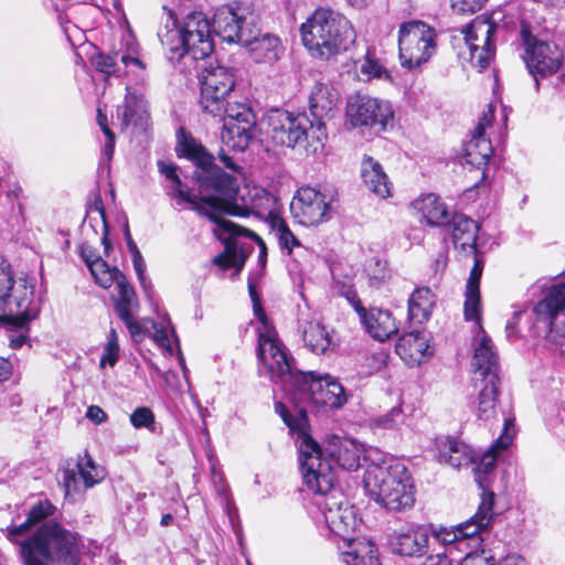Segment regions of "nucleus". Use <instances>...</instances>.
I'll use <instances>...</instances> for the list:
<instances>
[{
    "instance_id": "6e6d98bb",
    "label": "nucleus",
    "mask_w": 565,
    "mask_h": 565,
    "mask_svg": "<svg viewBox=\"0 0 565 565\" xmlns=\"http://www.w3.org/2000/svg\"><path fill=\"white\" fill-rule=\"evenodd\" d=\"M514 434V418H505L503 431L501 433L499 438L493 443L494 447H499L501 450H505L512 444Z\"/></svg>"
},
{
    "instance_id": "423d86ee",
    "label": "nucleus",
    "mask_w": 565,
    "mask_h": 565,
    "mask_svg": "<svg viewBox=\"0 0 565 565\" xmlns=\"http://www.w3.org/2000/svg\"><path fill=\"white\" fill-rule=\"evenodd\" d=\"M301 40L310 55L327 61L347 50L354 40L350 21L330 8H318L302 23Z\"/></svg>"
},
{
    "instance_id": "2f4dec72",
    "label": "nucleus",
    "mask_w": 565,
    "mask_h": 565,
    "mask_svg": "<svg viewBox=\"0 0 565 565\" xmlns=\"http://www.w3.org/2000/svg\"><path fill=\"white\" fill-rule=\"evenodd\" d=\"M429 349L426 335L418 330L403 334L396 343L397 354L407 363H422L430 355Z\"/></svg>"
},
{
    "instance_id": "de8ad7c7",
    "label": "nucleus",
    "mask_w": 565,
    "mask_h": 565,
    "mask_svg": "<svg viewBox=\"0 0 565 565\" xmlns=\"http://www.w3.org/2000/svg\"><path fill=\"white\" fill-rule=\"evenodd\" d=\"M95 281L103 288H109L114 282L119 280V276L124 275L117 268H109L102 257H95V260L87 265Z\"/></svg>"
},
{
    "instance_id": "bf43d9fd",
    "label": "nucleus",
    "mask_w": 565,
    "mask_h": 565,
    "mask_svg": "<svg viewBox=\"0 0 565 565\" xmlns=\"http://www.w3.org/2000/svg\"><path fill=\"white\" fill-rule=\"evenodd\" d=\"M451 1H452V8L458 10L459 12L473 13V12L480 10L487 0H451Z\"/></svg>"
},
{
    "instance_id": "6e6552de",
    "label": "nucleus",
    "mask_w": 565,
    "mask_h": 565,
    "mask_svg": "<svg viewBox=\"0 0 565 565\" xmlns=\"http://www.w3.org/2000/svg\"><path fill=\"white\" fill-rule=\"evenodd\" d=\"M233 201L234 200H228L225 207L215 213L216 216L214 218H207L216 224L214 233L225 244L224 252L213 258V264L221 267L222 269H230L235 267L237 271H241L253 247L250 245L245 246L238 242V237L241 236L248 237L247 232L249 231L234 224L224 217V214L234 213L232 211Z\"/></svg>"
},
{
    "instance_id": "864d4df0",
    "label": "nucleus",
    "mask_w": 565,
    "mask_h": 565,
    "mask_svg": "<svg viewBox=\"0 0 565 565\" xmlns=\"http://www.w3.org/2000/svg\"><path fill=\"white\" fill-rule=\"evenodd\" d=\"M130 423L137 429L147 428L150 431H156L154 415L148 407H137L130 415Z\"/></svg>"
},
{
    "instance_id": "f8f14e48",
    "label": "nucleus",
    "mask_w": 565,
    "mask_h": 565,
    "mask_svg": "<svg viewBox=\"0 0 565 565\" xmlns=\"http://www.w3.org/2000/svg\"><path fill=\"white\" fill-rule=\"evenodd\" d=\"M263 125L266 136L275 145L294 148L307 140V150L311 152L310 118L306 114L294 115L282 109H271L264 117Z\"/></svg>"
},
{
    "instance_id": "72a5a7b5",
    "label": "nucleus",
    "mask_w": 565,
    "mask_h": 565,
    "mask_svg": "<svg viewBox=\"0 0 565 565\" xmlns=\"http://www.w3.org/2000/svg\"><path fill=\"white\" fill-rule=\"evenodd\" d=\"M92 65L96 71L105 74L106 76H120L124 71L121 65L125 67L135 65L140 68H145L143 63L137 57L131 56L128 53L113 52L111 54L97 53L90 58Z\"/></svg>"
},
{
    "instance_id": "a19ab883",
    "label": "nucleus",
    "mask_w": 565,
    "mask_h": 565,
    "mask_svg": "<svg viewBox=\"0 0 565 565\" xmlns=\"http://www.w3.org/2000/svg\"><path fill=\"white\" fill-rule=\"evenodd\" d=\"M173 28L169 29L166 26L164 31L159 32V39L161 44L171 53L170 60H180L181 57L188 56V45L184 35V29L177 26L175 22H172Z\"/></svg>"
},
{
    "instance_id": "ddd939ff",
    "label": "nucleus",
    "mask_w": 565,
    "mask_h": 565,
    "mask_svg": "<svg viewBox=\"0 0 565 565\" xmlns=\"http://www.w3.org/2000/svg\"><path fill=\"white\" fill-rule=\"evenodd\" d=\"M493 505L494 493L483 491L478 510L469 520L451 529L440 527L434 531V540L444 547L468 539L478 545L482 541L481 534L491 526L494 515Z\"/></svg>"
},
{
    "instance_id": "e2e57ef3",
    "label": "nucleus",
    "mask_w": 565,
    "mask_h": 565,
    "mask_svg": "<svg viewBox=\"0 0 565 565\" xmlns=\"http://www.w3.org/2000/svg\"><path fill=\"white\" fill-rule=\"evenodd\" d=\"M119 349L105 347L104 354L100 358V366L105 367L106 365L114 366L118 360Z\"/></svg>"
},
{
    "instance_id": "2eb2a0df",
    "label": "nucleus",
    "mask_w": 565,
    "mask_h": 565,
    "mask_svg": "<svg viewBox=\"0 0 565 565\" xmlns=\"http://www.w3.org/2000/svg\"><path fill=\"white\" fill-rule=\"evenodd\" d=\"M497 30L498 25L483 15L476 17L461 30L469 49L470 63L480 71L487 68L494 56L495 45L492 38Z\"/></svg>"
},
{
    "instance_id": "680f3d73",
    "label": "nucleus",
    "mask_w": 565,
    "mask_h": 565,
    "mask_svg": "<svg viewBox=\"0 0 565 565\" xmlns=\"http://www.w3.org/2000/svg\"><path fill=\"white\" fill-rule=\"evenodd\" d=\"M334 289L339 295L345 297L349 301H353L356 298V292L354 291L350 280L347 282L335 281Z\"/></svg>"
},
{
    "instance_id": "f3484780",
    "label": "nucleus",
    "mask_w": 565,
    "mask_h": 565,
    "mask_svg": "<svg viewBox=\"0 0 565 565\" xmlns=\"http://www.w3.org/2000/svg\"><path fill=\"white\" fill-rule=\"evenodd\" d=\"M235 87V75L232 68L217 65L205 68L201 76L202 109L210 115H220L222 99H226Z\"/></svg>"
},
{
    "instance_id": "a878e982",
    "label": "nucleus",
    "mask_w": 565,
    "mask_h": 565,
    "mask_svg": "<svg viewBox=\"0 0 565 565\" xmlns=\"http://www.w3.org/2000/svg\"><path fill=\"white\" fill-rule=\"evenodd\" d=\"M319 507L330 532L348 541V543L353 541L351 534L359 526L353 507L347 502L337 501L333 497L319 502Z\"/></svg>"
},
{
    "instance_id": "c9c22d12",
    "label": "nucleus",
    "mask_w": 565,
    "mask_h": 565,
    "mask_svg": "<svg viewBox=\"0 0 565 565\" xmlns=\"http://www.w3.org/2000/svg\"><path fill=\"white\" fill-rule=\"evenodd\" d=\"M361 175L367 189L380 198L391 195V183L382 166L372 157H364Z\"/></svg>"
},
{
    "instance_id": "6ab92c4d",
    "label": "nucleus",
    "mask_w": 565,
    "mask_h": 565,
    "mask_svg": "<svg viewBox=\"0 0 565 565\" xmlns=\"http://www.w3.org/2000/svg\"><path fill=\"white\" fill-rule=\"evenodd\" d=\"M478 327V343L473 355V382L480 388H498L502 384L499 376V358L492 340L487 335L481 326V319L476 322Z\"/></svg>"
},
{
    "instance_id": "13d9d810",
    "label": "nucleus",
    "mask_w": 565,
    "mask_h": 565,
    "mask_svg": "<svg viewBox=\"0 0 565 565\" xmlns=\"http://www.w3.org/2000/svg\"><path fill=\"white\" fill-rule=\"evenodd\" d=\"M131 257H132L134 268L137 274L138 280L140 282V286L148 292L151 287V282L146 277V263L143 260V257H142L141 253L137 254L135 256H131Z\"/></svg>"
},
{
    "instance_id": "5701e85b",
    "label": "nucleus",
    "mask_w": 565,
    "mask_h": 565,
    "mask_svg": "<svg viewBox=\"0 0 565 565\" xmlns=\"http://www.w3.org/2000/svg\"><path fill=\"white\" fill-rule=\"evenodd\" d=\"M105 478V470L85 452L79 456L74 467H67L63 471V487L65 497L74 499L75 495L93 488Z\"/></svg>"
},
{
    "instance_id": "8fccbe9b",
    "label": "nucleus",
    "mask_w": 565,
    "mask_h": 565,
    "mask_svg": "<svg viewBox=\"0 0 565 565\" xmlns=\"http://www.w3.org/2000/svg\"><path fill=\"white\" fill-rule=\"evenodd\" d=\"M404 411L401 407H393L385 415L377 416L370 422V426L374 430H391L398 427L403 423Z\"/></svg>"
},
{
    "instance_id": "7c9ffc66",
    "label": "nucleus",
    "mask_w": 565,
    "mask_h": 565,
    "mask_svg": "<svg viewBox=\"0 0 565 565\" xmlns=\"http://www.w3.org/2000/svg\"><path fill=\"white\" fill-rule=\"evenodd\" d=\"M483 271V260L477 254L466 285L463 315L468 321L479 322L482 307L480 297V279Z\"/></svg>"
},
{
    "instance_id": "3c124183",
    "label": "nucleus",
    "mask_w": 565,
    "mask_h": 565,
    "mask_svg": "<svg viewBox=\"0 0 565 565\" xmlns=\"http://www.w3.org/2000/svg\"><path fill=\"white\" fill-rule=\"evenodd\" d=\"M212 483L214 486L215 492L222 498V504L224 511L227 513L228 518L232 520V495L230 491V487L226 483L225 477L222 472L216 471V469L212 468Z\"/></svg>"
},
{
    "instance_id": "49530a36",
    "label": "nucleus",
    "mask_w": 565,
    "mask_h": 565,
    "mask_svg": "<svg viewBox=\"0 0 565 565\" xmlns=\"http://www.w3.org/2000/svg\"><path fill=\"white\" fill-rule=\"evenodd\" d=\"M501 451L499 447H494V444H492L491 447L482 454L479 461L473 463L476 465L473 468L475 479L480 488L484 489L487 487L488 476L493 472L498 455Z\"/></svg>"
},
{
    "instance_id": "603ef678",
    "label": "nucleus",
    "mask_w": 565,
    "mask_h": 565,
    "mask_svg": "<svg viewBox=\"0 0 565 565\" xmlns=\"http://www.w3.org/2000/svg\"><path fill=\"white\" fill-rule=\"evenodd\" d=\"M54 512L55 507L49 500H42L31 507L26 518L29 522H33L36 526L46 522L45 520L52 516Z\"/></svg>"
},
{
    "instance_id": "b1692460",
    "label": "nucleus",
    "mask_w": 565,
    "mask_h": 565,
    "mask_svg": "<svg viewBox=\"0 0 565 565\" xmlns=\"http://www.w3.org/2000/svg\"><path fill=\"white\" fill-rule=\"evenodd\" d=\"M492 120L493 108L490 105L472 131L471 138L465 145V163L480 170L481 180L486 179L487 166L493 153L491 141L486 137V129L490 127Z\"/></svg>"
},
{
    "instance_id": "338daca9",
    "label": "nucleus",
    "mask_w": 565,
    "mask_h": 565,
    "mask_svg": "<svg viewBox=\"0 0 565 565\" xmlns=\"http://www.w3.org/2000/svg\"><path fill=\"white\" fill-rule=\"evenodd\" d=\"M217 159L224 164V167L232 172H238L239 166L236 164L234 159L224 150L220 149L217 152Z\"/></svg>"
},
{
    "instance_id": "4c0bfd02",
    "label": "nucleus",
    "mask_w": 565,
    "mask_h": 565,
    "mask_svg": "<svg viewBox=\"0 0 565 565\" xmlns=\"http://www.w3.org/2000/svg\"><path fill=\"white\" fill-rule=\"evenodd\" d=\"M451 236L455 246L461 249L469 247L476 254V241L479 231L478 223L462 214H456L451 218Z\"/></svg>"
},
{
    "instance_id": "aec40b11",
    "label": "nucleus",
    "mask_w": 565,
    "mask_h": 565,
    "mask_svg": "<svg viewBox=\"0 0 565 565\" xmlns=\"http://www.w3.org/2000/svg\"><path fill=\"white\" fill-rule=\"evenodd\" d=\"M332 200V195L315 188H300L290 203V212L301 225H318L328 220Z\"/></svg>"
},
{
    "instance_id": "f704fd0d",
    "label": "nucleus",
    "mask_w": 565,
    "mask_h": 565,
    "mask_svg": "<svg viewBox=\"0 0 565 565\" xmlns=\"http://www.w3.org/2000/svg\"><path fill=\"white\" fill-rule=\"evenodd\" d=\"M117 118L127 127L142 126L148 118L147 105L143 96L127 87L124 105L117 108Z\"/></svg>"
},
{
    "instance_id": "1a4fd4ad",
    "label": "nucleus",
    "mask_w": 565,
    "mask_h": 565,
    "mask_svg": "<svg viewBox=\"0 0 565 565\" xmlns=\"http://www.w3.org/2000/svg\"><path fill=\"white\" fill-rule=\"evenodd\" d=\"M220 115H212L224 121L221 139L227 147L244 151L256 136V116L247 104L230 103L222 99Z\"/></svg>"
},
{
    "instance_id": "cd10ccee",
    "label": "nucleus",
    "mask_w": 565,
    "mask_h": 565,
    "mask_svg": "<svg viewBox=\"0 0 565 565\" xmlns=\"http://www.w3.org/2000/svg\"><path fill=\"white\" fill-rule=\"evenodd\" d=\"M436 447L439 463L448 465L454 469H460L476 462L475 450L466 443L456 438H438Z\"/></svg>"
},
{
    "instance_id": "9d476101",
    "label": "nucleus",
    "mask_w": 565,
    "mask_h": 565,
    "mask_svg": "<svg viewBox=\"0 0 565 565\" xmlns=\"http://www.w3.org/2000/svg\"><path fill=\"white\" fill-rule=\"evenodd\" d=\"M520 39L524 45V62L539 87V76H551L559 70L563 51L555 43L535 36L531 25L525 21H521L520 24Z\"/></svg>"
},
{
    "instance_id": "0e129e2a",
    "label": "nucleus",
    "mask_w": 565,
    "mask_h": 565,
    "mask_svg": "<svg viewBox=\"0 0 565 565\" xmlns=\"http://www.w3.org/2000/svg\"><path fill=\"white\" fill-rule=\"evenodd\" d=\"M422 565H452L445 552H437L436 554L426 557Z\"/></svg>"
},
{
    "instance_id": "79ce46f5",
    "label": "nucleus",
    "mask_w": 565,
    "mask_h": 565,
    "mask_svg": "<svg viewBox=\"0 0 565 565\" xmlns=\"http://www.w3.org/2000/svg\"><path fill=\"white\" fill-rule=\"evenodd\" d=\"M356 68L359 70L361 79L364 82H369L373 78L383 81L392 79L388 71L383 66L380 60L376 58L374 52L371 50H367L363 58L356 62Z\"/></svg>"
},
{
    "instance_id": "7ed1b4c3",
    "label": "nucleus",
    "mask_w": 565,
    "mask_h": 565,
    "mask_svg": "<svg viewBox=\"0 0 565 565\" xmlns=\"http://www.w3.org/2000/svg\"><path fill=\"white\" fill-rule=\"evenodd\" d=\"M82 536L56 521L39 525L31 536L21 543L24 565H78Z\"/></svg>"
},
{
    "instance_id": "473e14b6",
    "label": "nucleus",
    "mask_w": 565,
    "mask_h": 565,
    "mask_svg": "<svg viewBox=\"0 0 565 565\" xmlns=\"http://www.w3.org/2000/svg\"><path fill=\"white\" fill-rule=\"evenodd\" d=\"M413 205L429 226H443L450 222L446 204L434 193L420 196Z\"/></svg>"
},
{
    "instance_id": "39448f33",
    "label": "nucleus",
    "mask_w": 565,
    "mask_h": 565,
    "mask_svg": "<svg viewBox=\"0 0 565 565\" xmlns=\"http://www.w3.org/2000/svg\"><path fill=\"white\" fill-rule=\"evenodd\" d=\"M363 481L369 495L388 511L404 512L415 503L412 476L402 462L373 463L367 467Z\"/></svg>"
},
{
    "instance_id": "393cba45",
    "label": "nucleus",
    "mask_w": 565,
    "mask_h": 565,
    "mask_svg": "<svg viewBox=\"0 0 565 565\" xmlns=\"http://www.w3.org/2000/svg\"><path fill=\"white\" fill-rule=\"evenodd\" d=\"M182 25L188 41V56L196 61L209 57L214 50V43L207 18L202 12H193L186 15Z\"/></svg>"
},
{
    "instance_id": "e433bc0d",
    "label": "nucleus",
    "mask_w": 565,
    "mask_h": 565,
    "mask_svg": "<svg viewBox=\"0 0 565 565\" xmlns=\"http://www.w3.org/2000/svg\"><path fill=\"white\" fill-rule=\"evenodd\" d=\"M435 302L436 296L428 287L415 289L408 299V319L423 324L430 318Z\"/></svg>"
},
{
    "instance_id": "5fc2aeb1",
    "label": "nucleus",
    "mask_w": 565,
    "mask_h": 565,
    "mask_svg": "<svg viewBox=\"0 0 565 565\" xmlns=\"http://www.w3.org/2000/svg\"><path fill=\"white\" fill-rule=\"evenodd\" d=\"M33 527H35V525L33 522H29V519L26 518L25 521L19 525L8 526L7 537L10 542L18 544L21 547V543L24 542L21 537L26 536Z\"/></svg>"
},
{
    "instance_id": "4d7b16f0",
    "label": "nucleus",
    "mask_w": 565,
    "mask_h": 565,
    "mask_svg": "<svg viewBox=\"0 0 565 565\" xmlns=\"http://www.w3.org/2000/svg\"><path fill=\"white\" fill-rule=\"evenodd\" d=\"M94 211L98 214L102 223H103V237H102V244L104 245L105 253L108 254V249L110 248L111 244L108 239V225L106 221V213L104 209L103 201L99 196H97L94 201Z\"/></svg>"
},
{
    "instance_id": "dca6fc26",
    "label": "nucleus",
    "mask_w": 565,
    "mask_h": 565,
    "mask_svg": "<svg viewBox=\"0 0 565 565\" xmlns=\"http://www.w3.org/2000/svg\"><path fill=\"white\" fill-rule=\"evenodd\" d=\"M537 322L548 328L546 339L548 342L565 345V323L558 321L559 316L565 318V282L548 289L544 298L533 309Z\"/></svg>"
},
{
    "instance_id": "a18cd8bd",
    "label": "nucleus",
    "mask_w": 565,
    "mask_h": 565,
    "mask_svg": "<svg viewBox=\"0 0 565 565\" xmlns=\"http://www.w3.org/2000/svg\"><path fill=\"white\" fill-rule=\"evenodd\" d=\"M308 394L318 412L326 413L328 411L338 409L342 407L348 397L345 395V391H339L335 394L333 391H302Z\"/></svg>"
},
{
    "instance_id": "ea45409f",
    "label": "nucleus",
    "mask_w": 565,
    "mask_h": 565,
    "mask_svg": "<svg viewBox=\"0 0 565 565\" xmlns=\"http://www.w3.org/2000/svg\"><path fill=\"white\" fill-rule=\"evenodd\" d=\"M347 565H381L376 546L369 541H351L349 550L342 553Z\"/></svg>"
},
{
    "instance_id": "a211bd4d",
    "label": "nucleus",
    "mask_w": 565,
    "mask_h": 565,
    "mask_svg": "<svg viewBox=\"0 0 565 565\" xmlns=\"http://www.w3.org/2000/svg\"><path fill=\"white\" fill-rule=\"evenodd\" d=\"M347 115L353 127L376 128L379 131L384 130L394 117L388 102L361 94L349 98Z\"/></svg>"
},
{
    "instance_id": "412c9836",
    "label": "nucleus",
    "mask_w": 565,
    "mask_h": 565,
    "mask_svg": "<svg viewBox=\"0 0 565 565\" xmlns=\"http://www.w3.org/2000/svg\"><path fill=\"white\" fill-rule=\"evenodd\" d=\"M257 23L254 15L244 17L238 9L232 6L218 8L213 17L214 32L228 43L249 42L253 25Z\"/></svg>"
},
{
    "instance_id": "052dcab7",
    "label": "nucleus",
    "mask_w": 565,
    "mask_h": 565,
    "mask_svg": "<svg viewBox=\"0 0 565 565\" xmlns=\"http://www.w3.org/2000/svg\"><path fill=\"white\" fill-rule=\"evenodd\" d=\"M120 320L126 324L127 329L129 330L135 341H140L142 339V337L145 335L143 329L141 324L135 320L134 315L128 317V319Z\"/></svg>"
},
{
    "instance_id": "9b49d317",
    "label": "nucleus",
    "mask_w": 565,
    "mask_h": 565,
    "mask_svg": "<svg viewBox=\"0 0 565 565\" xmlns=\"http://www.w3.org/2000/svg\"><path fill=\"white\" fill-rule=\"evenodd\" d=\"M436 49V33L422 21L404 22L398 31V50L402 66L413 70L426 63Z\"/></svg>"
},
{
    "instance_id": "f03ea898",
    "label": "nucleus",
    "mask_w": 565,
    "mask_h": 565,
    "mask_svg": "<svg viewBox=\"0 0 565 565\" xmlns=\"http://www.w3.org/2000/svg\"><path fill=\"white\" fill-rule=\"evenodd\" d=\"M248 294L253 302V310L262 323L258 329L257 355L260 363L259 374L269 377L275 385L290 386V388H305L318 384V388L338 386L344 388L339 380L328 373L301 372L294 366V359L288 354L285 345L269 323L256 291V281L248 278Z\"/></svg>"
},
{
    "instance_id": "0eeeda50",
    "label": "nucleus",
    "mask_w": 565,
    "mask_h": 565,
    "mask_svg": "<svg viewBox=\"0 0 565 565\" xmlns=\"http://www.w3.org/2000/svg\"><path fill=\"white\" fill-rule=\"evenodd\" d=\"M34 284L20 277L14 279L10 264L0 266V311L9 312V322L20 329L36 319L41 301L34 298Z\"/></svg>"
},
{
    "instance_id": "58836bf2",
    "label": "nucleus",
    "mask_w": 565,
    "mask_h": 565,
    "mask_svg": "<svg viewBox=\"0 0 565 565\" xmlns=\"http://www.w3.org/2000/svg\"><path fill=\"white\" fill-rule=\"evenodd\" d=\"M117 296L113 297L114 309L119 319H128L139 309L137 295L125 275L116 282Z\"/></svg>"
},
{
    "instance_id": "774afa93",
    "label": "nucleus",
    "mask_w": 565,
    "mask_h": 565,
    "mask_svg": "<svg viewBox=\"0 0 565 565\" xmlns=\"http://www.w3.org/2000/svg\"><path fill=\"white\" fill-rule=\"evenodd\" d=\"M461 565H494V563L492 558L468 554Z\"/></svg>"
},
{
    "instance_id": "f257e3e1",
    "label": "nucleus",
    "mask_w": 565,
    "mask_h": 565,
    "mask_svg": "<svg viewBox=\"0 0 565 565\" xmlns=\"http://www.w3.org/2000/svg\"><path fill=\"white\" fill-rule=\"evenodd\" d=\"M178 148L182 156L192 161L196 168L194 179L200 195L198 198L191 196L182 189L175 164L159 161L160 173L170 181L167 186V194L175 200L178 206L190 203L199 214L214 218L215 213L224 209L228 200H235L238 191L236 178L223 171L215 163V157L193 137L183 136Z\"/></svg>"
},
{
    "instance_id": "c756f323",
    "label": "nucleus",
    "mask_w": 565,
    "mask_h": 565,
    "mask_svg": "<svg viewBox=\"0 0 565 565\" xmlns=\"http://www.w3.org/2000/svg\"><path fill=\"white\" fill-rule=\"evenodd\" d=\"M362 323L367 333L379 340L385 341L398 332V326L392 313L388 310L383 309H358Z\"/></svg>"
},
{
    "instance_id": "c85d7f7f",
    "label": "nucleus",
    "mask_w": 565,
    "mask_h": 565,
    "mask_svg": "<svg viewBox=\"0 0 565 565\" xmlns=\"http://www.w3.org/2000/svg\"><path fill=\"white\" fill-rule=\"evenodd\" d=\"M249 40V42H244L243 45L248 47L255 62L274 63L280 58L284 50L280 40L269 33L260 35L257 23L253 25Z\"/></svg>"
},
{
    "instance_id": "09e8293b",
    "label": "nucleus",
    "mask_w": 565,
    "mask_h": 565,
    "mask_svg": "<svg viewBox=\"0 0 565 565\" xmlns=\"http://www.w3.org/2000/svg\"><path fill=\"white\" fill-rule=\"evenodd\" d=\"M498 391H479L477 396V416L481 420H489L497 413Z\"/></svg>"
},
{
    "instance_id": "69168bd1",
    "label": "nucleus",
    "mask_w": 565,
    "mask_h": 565,
    "mask_svg": "<svg viewBox=\"0 0 565 565\" xmlns=\"http://www.w3.org/2000/svg\"><path fill=\"white\" fill-rule=\"evenodd\" d=\"M86 417L95 424H102L106 420L107 415L99 406H89L86 412Z\"/></svg>"
},
{
    "instance_id": "4be33fe9",
    "label": "nucleus",
    "mask_w": 565,
    "mask_h": 565,
    "mask_svg": "<svg viewBox=\"0 0 565 565\" xmlns=\"http://www.w3.org/2000/svg\"><path fill=\"white\" fill-rule=\"evenodd\" d=\"M321 457L329 463H331L330 460H332L340 468L351 471L356 470L361 466L362 461L365 460V448L361 443L353 438L333 435L328 438ZM332 471H334V469H332ZM333 475L335 476V472H333ZM335 479L337 478L334 477L333 484H335ZM333 488L334 486H332L328 492L319 494L327 495L333 490Z\"/></svg>"
},
{
    "instance_id": "c03bdc74",
    "label": "nucleus",
    "mask_w": 565,
    "mask_h": 565,
    "mask_svg": "<svg viewBox=\"0 0 565 565\" xmlns=\"http://www.w3.org/2000/svg\"><path fill=\"white\" fill-rule=\"evenodd\" d=\"M302 338L305 344L317 353H324L331 344L330 335L320 322H309L303 329Z\"/></svg>"
},
{
    "instance_id": "bb28decb",
    "label": "nucleus",
    "mask_w": 565,
    "mask_h": 565,
    "mask_svg": "<svg viewBox=\"0 0 565 565\" xmlns=\"http://www.w3.org/2000/svg\"><path fill=\"white\" fill-rule=\"evenodd\" d=\"M430 530L424 524H413L395 531L391 536L394 553L407 557H420L429 547Z\"/></svg>"
},
{
    "instance_id": "37998d69",
    "label": "nucleus",
    "mask_w": 565,
    "mask_h": 565,
    "mask_svg": "<svg viewBox=\"0 0 565 565\" xmlns=\"http://www.w3.org/2000/svg\"><path fill=\"white\" fill-rule=\"evenodd\" d=\"M267 223L277 237L279 246L282 250L291 254L294 247L300 246L299 239L290 231L286 221L278 214L269 213Z\"/></svg>"
},
{
    "instance_id": "4468645a",
    "label": "nucleus",
    "mask_w": 565,
    "mask_h": 565,
    "mask_svg": "<svg viewBox=\"0 0 565 565\" xmlns=\"http://www.w3.org/2000/svg\"><path fill=\"white\" fill-rule=\"evenodd\" d=\"M339 95L327 83L318 82L313 85L309 95V111L311 128V153H322L328 139L326 122L333 116Z\"/></svg>"
},
{
    "instance_id": "20e7f679",
    "label": "nucleus",
    "mask_w": 565,
    "mask_h": 565,
    "mask_svg": "<svg viewBox=\"0 0 565 565\" xmlns=\"http://www.w3.org/2000/svg\"><path fill=\"white\" fill-rule=\"evenodd\" d=\"M275 411L291 433H297L299 465L302 479L307 488L313 493L328 492L334 481L330 463L322 459V448L309 434L308 417L305 409H299V417L295 418L287 406L277 401Z\"/></svg>"
}]
</instances>
